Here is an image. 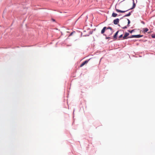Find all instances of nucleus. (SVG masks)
<instances>
[{"label": "nucleus", "mask_w": 155, "mask_h": 155, "mask_svg": "<svg viewBox=\"0 0 155 155\" xmlns=\"http://www.w3.org/2000/svg\"><path fill=\"white\" fill-rule=\"evenodd\" d=\"M106 29H110V30L109 31H106L107 35L110 36L111 35L112 33V28L110 27H108L107 28L106 27H104L101 31V33L102 34H104Z\"/></svg>", "instance_id": "f257e3e1"}, {"label": "nucleus", "mask_w": 155, "mask_h": 155, "mask_svg": "<svg viewBox=\"0 0 155 155\" xmlns=\"http://www.w3.org/2000/svg\"><path fill=\"white\" fill-rule=\"evenodd\" d=\"M127 2L128 3H130L132 5V6L131 7H130L129 6V5H128V6H129V8L127 10V11L130 9H132L134 8L135 6L136 5L134 3V0H127Z\"/></svg>", "instance_id": "f03ea898"}, {"label": "nucleus", "mask_w": 155, "mask_h": 155, "mask_svg": "<svg viewBox=\"0 0 155 155\" xmlns=\"http://www.w3.org/2000/svg\"><path fill=\"white\" fill-rule=\"evenodd\" d=\"M91 59H89L88 60H87L83 62L80 65V67H81L83 66L85 64L87 63Z\"/></svg>", "instance_id": "7ed1b4c3"}, {"label": "nucleus", "mask_w": 155, "mask_h": 155, "mask_svg": "<svg viewBox=\"0 0 155 155\" xmlns=\"http://www.w3.org/2000/svg\"><path fill=\"white\" fill-rule=\"evenodd\" d=\"M143 36V35H133L131 36L130 38H139Z\"/></svg>", "instance_id": "20e7f679"}, {"label": "nucleus", "mask_w": 155, "mask_h": 155, "mask_svg": "<svg viewBox=\"0 0 155 155\" xmlns=\"http://www.w3.org/2000/svg\"><path fill=\"white\" fill-rule=\"evenodd\" d=\"M119 19L118 18H117L114 20V23L115 25H117L118 24L119 22Z\"/></svg>", "instance_id": "39448f33"}, {"label": "nucleus", "mask_w": 155, "mask_h": 155, "mask_svg": "<svg viewBox=\"0 0 155 155\" xmlns=\"http://www.w3.org/2000/svg\"><path fill=\"white\" fill-rule=\"evenodd\" d=\"M115 9H116V11L118 12H122V13H124V12H126V11H123V10H119L117 9L116 8V7H115Z\"/></svg>", "instance_id": "423d86ee"}, {"label": "nucleus", "mask_w": 155, "mask_h": 155, "mask_svg": "<svg viewBox=\"0 0 155 155\" xmlns=\"http://www.w3.org/2000/svg\"><path fill=\"white\" fill-rule=\"evenodd\" d=\"M148 30L149 29L147 28H144L143 29V31L144 33L147 32Z\"/></svg>", "instance_id": "0eeeda50"}, {"label": "nucleus", "mask_w": 155, "mask_h": 155, "mask_svg": "<svg viewBox=\"0 0 155 155\" xmlns=\"http://www.w3.org/2000/svg\"><path fill=\"white\" fill-rule=\"evenodd\" d=\"M119 32V31H117L115 34L114 35V38H115V39H116L117 38V35L118 34V33Z\"/></svg>", "instance_id": "6e6552de"}, {"label": "nucleus", "mask_w": 155, "mask_h": 155, "mask_svg": "<svg viewBox=\"0 0 155 155\" xmlns=\"http://www.w3.org/2000/svg\"><path fill=\"white\" fill-rule=\"evenodd\" d=\"M117 14L116 13H113L112 14V16L113 17H116L117 16Z\"/></svg>", "instance_id": "1a4fd4ad"}, {"label": "nucleus", "mask_w": 155, "mask_h": 155, "mask_svg": "<svg viewBox=\"0 0 155 155\" xmlns=\"http://www.w3.org/2000/svg\"><path fill=\"white\" fill-rule=\"evenodd\" d=\"M151 37L153 38H155V34H152L151 35Z\"/></svg>", "instance_id": "9d476101"}, {"label": "nucleus", "mask_w": 155, "mask_h": 155, "mask_svg": "<svg viewBox=\"0 0 155 155\" xmlns=\"http://www.w3.org/2000/svg\"><path fill=\"white\" fill-rule=\"evenodd\" d=\"M126 38V33H125L124 35V36L123 37V38L124 39H125Z\"/></svg>", "instance_id": "9b49d317"}, {"label": "nucleus", "mask_w": 155, "mask_h": 155, "mask_svg": "<svg viewBox=\"0 0 155 155\" xmlns=\"http://www.w3.org/2000/svg\"><path fill=\"white\" fill-rule=\"evenodd\" d=\"M130 15V12H129L128 14H127V16H129Z\"/></svg>", "instance_id": "f8f14e48"}, {"label": "nucleus", "mask_w": 155, "mask_h": 155, "mask_svg": "<svg viewBox=\"0 0 155 155\" xmlns=\"http://www.w3.org/2000/svg\"><path fill=\"white\" fill-rule=\"evenodd\" d=\"M122 36H123V35H122V34H121V35H120L119 36V38H121L122 37Z\"/></svg>", "instance_id": "ddd939ff"}, {"label": "nucleus", "mask_w": 155, "mask_h": 155, "mask_svg": "<svg viewBox=\"0 0 155 155\" xmlns=\"http://www.w3.org/2000/svg\"><path fill=\"white\" fill-rule=\"evenodd\" d=\"M127 20H128V25L129 24H130V21L129 20V19H127Z\"/></svg>", "instance_id": "4468645a"}, {"label": "nucleus", "mask_w": 155, "mask_h": 155, "mask_svg": "<svg viewBox=\"0 0 155 155\" xmlns=\"http://www.w3.org/2000/svg\"><path fill=\"white\" fill-rule=\"evenodd\" d=\"M128 31H129V32H130V33H131V32H132V31H134V30H131V31H129V30Z\"/></svg>", "instance_id": "2eb2a0df"}, {"label": "nucleus", "mask_w": 155, "mask_h": 155, "mask_svg": "<svg viewBox=\"0 0 155 155\" xmlns=\"http://www.w3.org/2000/svg\"><path fill=\"white\" fill-rule=\"evenodd\" d=\"M129 34L128 33H127V37L128 35Z\"/></svg>", "instance_id": "dca6fc26"}, {"label": "nucleus", "mask_w": 155, "mask_h": 155, "mask_svg": "<svg viewBox=\"0 0 155 155\" xmlns=\"http://www.w3.org/2000/svg\"><path fill=\"white\" fill-rule=\"evenodd\" d=\"M72 33H71L70 34V35H72Z\"/></svg>", "instance_id": "f3484780"}, {"label": "nucleus", "mask_w": 155, "mask_h": 155, "mask_svg": "<svg viewBox=\"0 0 155 155\" xmlns=\"http://www.w3.org/2000/svg\"><path fill=\"white\" fill-rule=\"evenodd\" d=\"M126 28V26H125V27H124V28Z\"/></svg>", "instance_id": "a211bd4d"}, {"label": "nucleus", "mask_w": 155, "mask_h": 155, "mask_svg": "<svg viewBox=\"0 0 155 155\" xmlns=\"http://www.w3.org/2000/svg\"><path fill=\"white\" fill-rule=\"evenodd\" d=\"M53 21H54L55 20L54 19H53Z\"/></svg>", "instance_id": "6ab92c4d"}]
</instances>
